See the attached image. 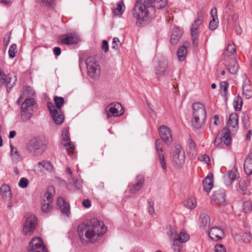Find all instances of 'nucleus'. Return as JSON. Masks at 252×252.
Listing matches in <instances>:
<instances>
[{
    "instance_id": "obj_1",
    "label": "nucleus",
    "mask_w": 252,
    "mask_h": 252,
    "mask_svg": "<svg viewBox=\"0 0 252 252\" xmlns=\"http://www.w3.org/2000/svg\"><path fill=\"white\" fill-rule=\"evenodd\" d=\"M77 230L79 238L83 243L85 241L84 235L88 240L94 243L106 232L107 229L102 222L96 218H93L79 224Z\"/></svg>"
},
{
    "instance_id": "obj_2",
    "label": "nucleus",
    "mask_w": 252,
    "mask_h": 252,
    "mask_svg": "<svg viewBox=\"0 0 252 252\" xmlns=\"http://www.w3.org/2000/svg\"><path fill=\"white\" fill-rule=\"evenodd\" d=\"M155 12L151 0H137L132 10V15L136 20L137 25L142 27L150 22L152 14Z\"/></svg>"
},
{
    "instance_id": "obj_3",
    "label": "nucleus",
    "mask_w": 252,
    "mask_h": 252,
    "mask_svg": "<svg viewBox=\"0 0 252 252\" xmlns=\"http://www.w3.org/2000/svg\"><path fill=\"white\" fill-rule=\"evenodd\" d=\"M193 118L192 125L196 129H200L205 123L206 112L205 106L201 103L195 102L192 105Z\"/></svg>"
},
{
    "instance_id": "obj_4",
    "label": "nucleus",
    "mask_w": 252,
    "mask_h": 252,
    "mask_svg": "<svg viewBox=\"0 0 252 252\" xmlns=\"http://www.w3.org/2000/svg\"><path fill=\"white\" fill-rule=\"evenodd\" d=\"M27 151L34 156L41 155L46 149L45 142L38 137L31 139L26 146Z\"/></svg>"
},
{
    "instance_id": "obj_5",
    "label": "nucleus",
    "mask_w": 252,
    "mask_h": 252,
    "mask_svg": "<svg viewBox=\"0 0 252 252\" xmlns=\"http://www.w3.org/2000/svg\"><path fill=\"white\" fill-rule=\"evenodd\" d=\"M204 18V11L200 9L197 13V17L192 24L190 28V33L192 39V45L194 47H197L198 44V28L203 22Z\"/></svg>"
},
{
    "instance_id": "obj_6",
    "label": "nucleus",
    "mask_w": 252,
    "mask_h": 252,
    "mask_svg": "<svg viewBox=\"0 0 252 252\" xmlns=\"http://www.w3.org/2000/svg\"><path fill=\"white\" fill-rule=\"evenodd\" d=\"M88 75L93 79H97L100 74V67L97 64L95 59L92 57H89L86 61Z\"/></svg>"
},
{
    "instance_id": "obj_7",
    "label": "nucleus",
    "mask_w": 252,
    "mask_h": 252,
    "mask_svg": "<svg viewBox=\"0 0 252 252\" xmlns=\"http://www.w3.org/2000/svg\"><path fill=\"white\" fill-rule=\"evenodd\" d=\"M17 77L15 75L9 74L6 75L3 70L0 68V87L5 86L7 92L10 93L12 88L16 84Z\"/></svg>"
},
{
    "instance_id": "obj_8",
    "label": "nucleus",
    "mask_w": 252,
    "mask_h": 252,
    "mask_svg": "<svg viewBox=\"0 0 252 252\" xmlns=\"http://www.w3.org/2000/svg\"><path fill=\"white\" fill-rule=\"evenodd\" d=\"M34 100L32 98L26 99L22 104L21 107V115L23 121H26L29 120L32 114V106L34 104Z\"/></svg>"
},
{
    "instance_id": "obj_9",
    "label": "nucleus",
    "mask_w": 252,
    "mask_h": 252,
    "mask_svg": "<svg viewBox=\"0 0 252 252\" xmlns=\"http://www.w3.org/2000/svg\"><path fill=\"white\" fill-rule=\"evenodd\" d=\"M185 152L182 147L177 145L175 146L173 152L172 161L177 167H180L185 162Z\"/></svg>"
},
{
    "instance_id": "obj_10",
    "label": "nucleus",
    "mask_w": 252,
    "mask_h": 252,
    "mask_svg": "<svg viewBox=\"0 0 252 252\" xmlns=\"http://www.w3.org/2000/svg\"><path fill=\"white\" fill-rule=\"evenodd\" d=\"M230 133H231V131L227 130L226 127L224 128L218 133L214 141L215 145L219 146L223 143L227 146L230 145L232 142Z\"/></svg>"
},
{
    "instance_id": "obj_11",
    "label": "nucleus",
    "mask_w": 252,
    "mask_h": 252,
    "mask_svg": "<svg viewBox=\"0 0 252 252\" xmlns=\"http://www.w3.org/2000/svg\"><path fill=\"white\" fill-rule=\"evenodd\" d=\"M28 252H48L43 241L39 237L32 239L27 247Z\"/></svg>"
},
{
    "instance_id": "obj_12",
    "label": "nucleus",
    "mask_w": 252,
    "mask_h": 252,
    "mask_svg": "<svg viewBox=\"0 0 252 252\" xmlns=\"http://www.w3.org/2000/svg\"><path fill=\"white\" fill-rule=\"evenodd\" d=\"M37 218L33 215H30L26 220L23 226V233L27 235H31L33 233L37 224Z\"/></svg>"
},
{
    "instance_id": "obj_13",
    "label": "nucleus",
    "mask_w": 252,
    "mask_h": 252,
    "mask_svg": "<svg viewBox=\"0 0 252 252\" xmlns=\"http://www.w3.org/2000/svg\"><path fill=\"white\" fill-rule=\"evenodd\" d=\"M107 118H109L112 116L116 117L122 115L124 110L119 102L111 103L106 108Z\"/></svg>"
},
{
    "instance_id": "obj_14",
    "label": "nucleus",
    "mask_w": 252,
    "mask_h": 252,
    "mask_svg": "<svg viewBox=\"0 0 252 252\" xmlns=\"http://www.w3.org/2000/svg\"><path fill=\"white\" fill-rule=\"evenodd\" d=\"M158 132L160 138L167 145L169 146L172 142L171 131L170 129L167 126L163 125L159 127Z\"/></svg>"
},
{
    "instance_id": "obj_15",
    "label": "nucleus",
    "mask_w": 252,
    "mask_h": 252,
    "mask_svg": "<svg viewBox=\"0 0 252 252\" xmlns=\"http://www.w3.org/2000/svg\"><path fill=\"white\" fill-rule=\"evenodd\" d=\"M226 195L224 189L220 188L214 191L212 196V200L218 205H221L224 204L226 200Z\"/></svg>"
},
{
    "instance_id": "obj_16",
    "label": "nucleus",
    "mask_w": 252,
    "mask_h": 252,
    "mask_svg": "<svg viewBox=\"0 0 252 252\" xmlns=\"http://www.w3.org/2000/svg\"><path fill=\"white\" fill-rule=\"evenodd\" d=\"M145 178L142 175L137 176L135 183L129 185V190L131 193H135L140 190L143 187Z\"/></svg>"
},
{
    "instance_id": "obj_17",
    "label": "nucleus",
    "mask_w": 252,
    "mask_h": 252,
    "mask_svg": "<svg viewBox=\"0 0 252 252\" xmlns=\"http://www.w3.org/2000/svg\"><path fill=\"white\" fill-rule=\"evenodd\" d=\"M69 134V131L67 129L63 131L62 140L63 142L62 144L63 146L66 148V151L69 153H72L73 152L74 147L73 145H71Z\"/></svg>"
},
{
    "instance_id": "obj_18",
    "label": "nucleus",
    "mask_w": 252,
    "mask_h": 252,
    "mask_svg": "<svg viewBox=\"0 0 252 252\" xmlns=\"http://www.w3.org/2000/svg\"><path fill=\"white\" fill-rule=\"evenodd\" d=\"M239 173L236 169L233 168L231 170H228L226 174L223 176L224 184L227 186L230 185L237 179Z\"/></svg>"
},
{
    "instance_id": "obj_19",
    "label": "nucleus",
    "mask_w": 252,
    "mask_h": 252,
    "mask_svg": "<svg viewBox=\"0 0 252 252\" xmlns=\"http://www.w3.org/2000/svg\"><path fill=\"white\" fill-rule=\"evenodd\" d=\"M209 235L211 239L218 241L224 237V233L222 229L218 227H213L209 232Z\"/></svg>"
},
{
    "instance_id": "obj_20",
    "label": "nucleus",
    "mask_w": 252,
    "mask_h": 252,
    "mask_svg": "<svg viewBox=\"0 0 252 252\" xmlns=\"http://www.w3.org/2000/svg\"><path fill=\"white\" fill-rule=\"evenodd\" d=\"M51 116L54 121V123L57 125H61L62 124L64 120V116L63 115V113L61 111H58L57 109H48Z\"/></svg>"
},
{
    "instance_id": "obj_21",
    "label": "nucleus",
    "mask_w": 252,
    "mask_h": 252,
    "mask_svg": "<svg viewBox=\"0 0 252 252\" xmlns=\"http://www.w3.org/2000/svg\"><path fill=\"white\" fill-rule=\"evenodd\" d=\"M57 203L62 214L66 217H69L70 214L69 204L62 197H59Z\"/></svg>"
},
{
    "instance_id": "obj_22",
    "label": "nucleus",
    "mask_w": 252,
    "mask_h": 252,
    "mask_svg": "<svg viewBox=\"0 0 252 252\" xmlns=\"http://www.w3.org/2000/svg\"><path fill=\"white\" fill-rule=\"evenodd\" d=\"M54 101L56 105H54V103L51 102H48L47 104L48 109L52 108L57 109L59 111H61V108L64 103V98L61 96H55L54 97Z\"/></svg>"
},
{
    "instance_id": "obj_23",
    "label": "nucleus",
    "mask_w": 252,
    "mask_h": 252,
    "mask_svg": "<svg viewBox=\"0 0 252 252\" xmlns=\"http://www.w3.org/2000/svg\"><path fill=\"white\" fill-rule=\"evenodd\" d=\"M61 42L64 45H73L77 43L78 38L71 34H63L62 35Z\"/></svg>"
},
{
    "instance_id": "obj_24",
    "label": "nucleus",
    "mask_w": 252,
    "mask_h": 252,
    "mask_svg": "<svg viewBox=\"0 0 252 252\" xmlns=\"http://www.w3.org/2000/svg\"><path fill=\"white\" fill-rule=\"evenodd\" d=\"M183 32L177 27H175L172 30V32L170 37V43L172 45H175L178 43Z\"/></svg>"
},
{
    "instance_id": "obj_25",
    "label": "nucleus",
    "mask_w": 252,
    "mask_h": 252,
    "mask_svg": "<svg viewBox=\"0 0 252 252\" xmlns=\"http://www.w3.org/2000/svg\"><path fill=\"white\" fill-rule=\"evenodd\" d=\"M168 63V61L166 59H163L162 61H160L155 69L156 75L162 76L167 69Z\"/></svg>"
},
{
    "instance_id": "obj_26",
    "label": "nucleus",
    "mask_w": 252,
    "mask_h": 252,
    "mask_svg": "<svg viewBox=\"0 0 252 252\" xmlns=\"http://www.w3.org/2000/svg\"><path fill=\"white\" fill-rule=\"evenodd\" d=\"M203 186L204 189L209 192L213 187V175L212 173L209 174L203 181Z\"/></svg>"
},
{
    "instance_id": "obj_27",
    "label": "nucleus",
    "mask_w": 252,
    "mask_h": 252,
    "mask_svg": "<svg viewBox=\"0 0 252 252\" xmlns=\"http://www.w3.org/2000/svg\"><path fill=\"white\" fill-rule=\"evenodd\" d=\"M244 169L247 175L252 174V153L248 154L244 161Z\"/></svg>"
},
{
    "instance_id": "obj_28",
    "label": "nucleus",
    "mask_w": 252,
    "mask_h": 252,
    "mask_svg": "<svg viewBox=\"0 0 252 252\" xmlns=\"http://www.w3.org/2000/svg\"><path fill=\"white\" fill-rule=\"evenodd\" d=\"M189 235L184 231H181L176 237H173L174 245L182 244L189 240Z\"/></svg>"
},
{
    "instance_id": "obj_29",
    "label": "nucleus",
    "mask_w": 252,
    "mask_h": 252,
    "mask_svg": "<svg viewBox=\"0 0 252 252\" xmlns=\"http://www.w3.org/2000/svg\"><path fill=\"white\" fill-rule=\"evenodd\" d=\"M0 194L4 199H10L11 197V192L9 186L5 184L2 185L0 189Z\"/></svg>"
},
{
    "instance_id": "obj_30",
    "label": "nucleus",
    "mask_w": 252,
    "mask_h": 252,
    "mask_svg": "<svg viewBox=\"0 0 252 252\" xmlns=\"http://www.w3.org/2000/svg\"><path fill=\"white\" fill-rule=\"evenodd\" d=\"M211 15L213 17V19L210 22L209 27L211 30H215L218 27V20L217 16V9H212L211 11Z\"/></svg>"
},
{
    "instance_id": "obj_31",
    "label": "nucleus",
    "mask_w": 252,
    "mask_h": 252,
    "mask_svg": "<svg viewBox=\"0 0 252 252\" xmlns=\"http://www.w3.org/2000/svg\"><path fill=\"white\" fill-rule=\"evenodd\" d=\"M227 68L230 73L232 74H236L239 69L237 62L235 59H231L229 63L227 65Z\"/></svg>"
},
{
    "instance_id": "obj_32",
    "label": "nucleus",
    "mask_w": 252,
    "mask_h": 252,
    "mask_svg": "<svg viewBox=\"0 0 252 252\" xmlns=\"http://www.w3.org/2000/svg\"><path fill=\"white\" fill-rule=\"evenodd\" d=\"M10 148L12 160L15 162H18L22 159V157L20 155L17 149L12 145H10Z\"/></svg>"
},
{
    "instance_id": "obj_33",
    "label": "nucleus",
    "mask_w": 252,
    "mask_h": 252,
    "mask_svg": "<svg viewBox=\"0 0 252 252\" xmlns=\"http://www.w3.org/2000/svg\"><path fill=\"white\" fill-rule=\"evenodd\" d=\"M199 222L200 226L205 227L209 226L210 223V218L206 213H201L200 215Z\"/></svg>"
},
{
    "instance_id": "obj_34",
    "label": "nucleus",
    "mask_w": 252,
    "mask_h": 252,
    "mask_svg": "<svg viewBox=\"0 0 252 252\" xmlns=\"http://www.w3.org/2000/svg\"><path fill=\"white\" fill-rule=\"evenodd\" d=\"M243 94L246 99L252 97V87L250 85L244 84L243 86Z\"/></svg>"
},
{
    "instance_id": "obj_35",
    "label": "nucleus",
    "mask_w": 252,
    "mask_h": 252,
    "mask_svg": "<svg viewBox=\"0 0 252 252\" xmlns=\"http://www.w3.org/2000/svg\"><path fill=\"white\" fill-rule=\"evenodd\" d=\"M187 152L192 157L194 156L196 154V149L195 144L192 139L190 138L188 141V147L187 148Z\"/></svg>"
},
{
    "instance_id": "obj_36",
    "label": "nucleus",
    "mask_w": 252,
    "mask_h": 252,
    "mask_svg": "<svg viewBox=\"0 0 252 252\" xmlns=\"http://www.w3.org/2000/svg\"><path fill=\"white\" fill-rule=\"evenodd\" d=\"M187 52V49L184 46H182L178 48L177 54L178 59L180 62H182L185 60Z\"/></svg>"
},
{
    "instance_id": "obj_37",
    "label": "nucleus",
    "mask_w": 252,
    "mask_h": 252,
    "mask_svg": "<svg viewBox=\"0 0 252 252\" xmlns=\"http://www.w3.org/2000/svg\"><path fill=\"white\" fill-rule=\"evenodd\" d=\"M243 105V99L242 97L239 96H236L234 97L233 100V106L236 111H240L242 109Z\"/></svg>"
},
{
    "instance_id": "obj_38",
    "label": "nucleus",
    "mask_w": 252,
    "mask_h": 252,
    "mask_svg": "<svg viewBox=\"0 0 252 252\" xmlns=\"http://www.w3.org/2000/svg\"><path fill=\"white\" fill-rule=\"evenodd\" d=\"M167 4V0H155L153 2V6L154 8L162 9L165 7Z\"/></svg>"
},
{
    "instance_id": "obj_39",
    "label": "nucleus",
    "mask_w": 252,
    "mask_h": 252,
    "mask_svg": "<svg viewBox=\"0 0 252 252\" xmlns=\"http://www.w3.org/2000/svg\"><path fill=\"white\" fill-rule=\"evenodd\" d=\"M54 189L52 187H50L48 188V190L44 195V199H45L46 202L52 203L53 200L52 193L51 192Z\"/></svg>"
},
{
    "instance_id": "obj_40",
    "label": "nucleus",
    "mask_w": 252,
    "mask_h": 252,
    "mask_svg": "<svg viewBox=\"0 0 252 252\" xmlns=\"http://www.w3.org/2000/svg\"><path fill=\"white\" fill-rule=\"evenodd\" d=\"M52 208V203L46 202L45 199H43L41 203V210L43 212L47 213L50 212Z\"/></svg>"
},
{
    "instance_id": "obj_41",
    "label": "nucleus",
    "mask_w": 252,
    "mask_h": 252,
    "mask_svg": "<svg viewBox=\"0 0 252 252\" xmlns=\"http://www.w3.org/2000/svg\"><path fill=\"white\" fill-rule=\"evenodd\" d=\"M184 205L187 208L192 209L196 206V201L194 198H189L185 202Z\"/></svg>"
},
{
    "instance_id": "obj_42",
    "label": "nucleus",
    "mask_w": 252,
    "mask_h": 252,
    "mask_svg": "<svg viewBox=\"0 0 252 252\" xmlns=\"http://www.w3.org/2000/svg\"><path fill=\"white\" fill-rule=\"evenodd\" d=\"M243 210L245 213H250L252 211V202L250 200L245 201Z\"/></svg>"
},
{
    "instance_id": "obj_43",
    "label": "nucleus",
    "mask_w": 252,
    "mask_h": 252,
    "mask_svg": "<svg viewBox=\"0 0 252 252\" xmlns=\"http://www.w3.org/2000/svg\"><path fill=\"white\" fill-rule=\"evenodd\" d=\"M38 165H41L45 170L49 172L51 171L53 169V165L48 161L38 162Z\"/></svg>"
},
{
    "instance_id": "obj_44",
    "label": "nucleus",
    "mask_w": 252,
    "mask_h": 252,
    "mask_svg": "<svg viewBox=\"0 0 252 252\" xmlns=\"http://www.w3.org/2000/svg\"><path fill=\"white\" fill-rule=\"evenodd\" d=\"M225 54L227 56L233 55L236 52V48L234 44H229L226 48Z\"/></svg>"
},
{
    "instance_id": "obj_45",
    "label": "nucleus",
    "mask_w": 252,
    "mask_h": 252,
    "mask_svg": "<svg viewBox=\"0 0 252 252\" xmlns=\"http://www.w3.org/2000/svg\"><path fill=\"white\" fill-rule=\"evenodd\" d=\"M226 128L227 130L231 131L232 134H233L237 132L238 125H234V123H227V126Z\"/></svg>"
},
{
    "instance_id": "obj_46",
    "label": "nucleus",
    "mask_w": 252,
    "mask_h": 252,
    "mask_svg": "<svg viewBox=\"0 0 252 252\" xmlns=\"http://www.w3.org/2000/svg\"><path fill=\"white\" fill-rule=\"evenodd\" d=\"M228 123H234V125H238V115L235 113L230 114Z\"/></svg>"
},
{
    "instance_id": "obj_47",
    "label": "nucleus",
    "mask_w": 252,
    "mask_h": 252,
    "mask_svg": "<svg viewBox=\"0 0 252 252\" xmlns=\"http://www.w3.org/2000/svg\"><path fill=\"white\" fill-rule=\"evenodd\" d=\"M228 83L226 81H223L220 83V87L221 90L223 91V93L222 94L224 96H227L228 95L227 92V89L228 88Z\"/></svg>"
},
{
    "instance_id": "obj_48",
    "label": "nucleus",
    "mask_w": 252,
    "mask_h": 252,
    "mask_svg": "<svg viewBox=\"0 0 252 252\" xmlns=\"http://www.w3.org/2000/svg\"><path fill=\"white\" fill-rule=\"evenodd\" d=\"M16 48L17 46L15 44H12L10 46L8 50V55L10 58H13L15 56Z\"/></svg>"
},
{
    "instance_id": "obj_49",
    "label": "nucleus",
    "mask_w": 252,
    "mask_h": 252,
    "mask_svg": "<svg viewBox=\"0 0 252 252\" xmlns=\"http://www.w3.org/2000/svg\"><path fill=\"white\" fill-rule=\"evenodd\" d=\"M123 6H124V5L122 1L118 2L117 4L116 9L114 11V14H121L124 12V10L123 9Z\"/></svg>"
},
{
    "instance_id": "obj_50",
    "label": "nucleus",
    "mask_w": 252,
    "mask_h": 252,
    "mask_svg": "<svg viewBox=\"0 0 252 252\" xmlns=\"http://www.w3.org/2000/svg\"><path fill=\"white\" fill-rule=\"evenodd\" d=\"M248 186V183L244 179H241L239 182V189L243 191H244L247 189Z\"/></svg>"
},
{
    "instance_id": "obj_51",
    "label": "nucleus",
    "mask_w": 252,
    "mask_h": 252,
    "mask_svg": "<svg viewBox=\"0 0 252 252\" xmlns=\"http://www.w3.org/2000/svg\"><path fill=\"white\" fill-rule=\"evenodd\" d=\"M158 159L160 162V164L161 165V166L163 170H165L166 169V164L165 161V158L164 155L160 153H159V154H158Z\"/></svg>"
},
{
    "instance_id": "obj_52",
    "label": "nucleus",
    "mask_w": 252,
    "mask_h": 252,
    "mask_svg": "<svg viewBox=\"0 0 252 252\" xmlns=\"http://www.w3.org/2000/svg\"><path fill=\"white\" fill-rule=\"evenodd\" d=\"M158 159L160 162V164L161 165V166L163 170H165L166 169V164L165 161V158L164 155L160 153H159V154H158Z\"/></svg>"
},
{
    "instance_id": "obj_53",
    "label": "nucleus",
    "mask_w": 252,
    "mask_h": 252,
    "mask_svg": "<svg viewBox=\"0 0 252 252\" xmlns=\"http://www.w3.org/2000/svg\"><path fill=\"white\" fill-rule=\"evenodd\" d=\"M155 148L158 154L159 153H162L163 152L162 144L161 143L159 139H157L155 141Z\"/></svg>"
},
{
    "instance_id": "obj_54",
    "label": "nucleus",
    "mask_w": 252,
    "mask_h": 252,
    "mask_svg": "<svg viewBox=\"0 0 252 252\" xmlns=\"http://www.w3.org/2000/svg\"><path fill=\"white\" fill-rule=\"evenodd\" d=\"M29 184V180L26 178H22L19 181L18 185L22 188H26Z\"/></svg>"
},
{
    "instance_id": "obj_55",
    "label": "nucleus",
    "mask_w": 252,
    "mask_h": 252,
    "mask_svg": "<svg viewBox=\"0 0 252 252\" xmlns=\"http://www.w3.org/2000/svg\"><path fill=\"white\" fill-rule=\"evenodd\" d=\"M242 239L245 243H249L252 239V235L251 233H245L242 236Z\"/></svg>"
},
{
    "instance_id": "obj_56",
    "label": "nucleus",
    "mask_w": 252,
    "mask_h": 252,
    "mask_svg": "<svg viewBox=\"0 0 252 252\" xmlns=\"http://www.w3.org/2000/svg\"><path fill=\"white\" fill-rule=\"evenodd\" d=\"M121 45L120 40L118 38L114 37L113 39L112 44V48L117 50L119 48Z\"/></svg>"
},
{
    "instance_id": "obj_57",
    "label": "nucleus",
    "mask_w": 252,
    "mask_h": 252,
    "mask_svg": "<svg viewBox=\"0 0 252 252\" xmlns=\"http://www.w3.org/2000/svg\"><path fill=\"white\" fill-rule=\"evenodd\" d=\"M55 0H39L40 3L45 6L51 7Z\"/></svg>"
},
{
    "instance_id": "obj_58",
    "label": "nucleus",
    "mask_w": 252,
    "mask_h": 252,
    "mask_svg": "<svg viewBox=\"0 0 252 252\" xmlns=\"http://www.w3.org/2000/svg\"><path fill=\"white\" fill-rule=\"evenodd\" d=\"M216 252H226L224 246L222 244H217L215 247Z\"/></svg>"
},
{
    "instance_id": "obj_59",
    "label": "nucleus",
    "mask_w": 252,
    "mask_h": 252,
    "mask_svg": "<svg viewBox=\"0 0 252 252\" xmlns=\"http://www.w3.org/2000/svg\"><path fill=\"white\" fill-rule=\"evenodd\" d=\"M149 206L148 207V212L150 215L153 214L155 212V209L154 207V202L148 201Z\"/></svg>"
},
{
    "instance_id": "obj_60",
    "label": "nucleus",
    "mask_w": 252,
    "mask_h": 252,
    "mask_svg": "<svg viewBox=\"0 0 252 252\" xmlns=\"http://www.w3.org/2000/svg\"><path fill=\"white\" fill-rule=\"evenodd\" d=\"M101 48L103 50H104V52L106 53L109 50V46L108 42L106 40H103L102 41V44L101 46Z\"/></svg>"
},
{
    "instance_id": "obj_61",
    "label": "nucleus",
    "mask_w": 252,
    "mask_h": 252,
    "mask_svg": "<svg viewBox=\"0 0 252 252\" xmlns=\"http://www.w3.org/2000/svg\"><path fill=\"white\" fill-rule=\"evenodd\" d=\"M73 185H74V187H75L76 188H77L78 189H81V188L82 187V182L81 181L78 180H75L74 179H73Z\"/></svg>"
},
{
    "instance_id": "obj_62",
    "label": "nucleus",
    "mask_w": 252,
    "mask_h": 252,
    "mask_svg": "<svg viewBox=\"0 0 252 252\" xmlns=\"http://www.w3.org/2000/svg\"><path fill=\"white\" fill-rule=\"evenodd\" d=\"M83 206L86 208H89L91 206V201L89 199L84 200L82 202Z\"/></svg>"
},
{
    "instance_id": "obj_63",
    "label": "nucleus",
    "mask_w": 252,
    "mask_h": 252,
    "mask_svg": "<svg viewBox=\"0 0 252 252\" xmlns=\"http://www.w3.org/2000/svg\"><path fill=\"white\" fill-rule=\"evenodd\" d=\"M199 159L201 161H204L206 163H208L210 161V158H209V157L208 156H207L206 155H204L201 156L199 158Z\"/></svg>"
},
{
    "instance_id": "obj_64",
    "label": "nucleus",
    "mask_w": 252,
    "mask_h": 252,
    "mask_svg": "<svg viewBox=\"0 0 252 252\" xmlns=\"http://www.w3.org/2000/svg\"><path fill=\"white\" fill-rule=\"evenodd\" d=\"M53 52L55 55L58 56L61 54V50L60 47H56L53 49Z\"/></svg>"
}]
</instances>
